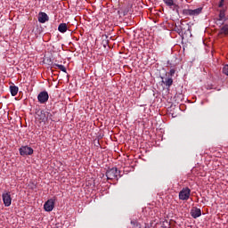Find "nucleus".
<instances>
[{
  "label": "nucleus",
  "instance_id": "nucleus-1",
  "mask_svg": "<svg viewBox=\"0 0 228 228\" xmlns=\"http://www.w3.org/2000/svg\"><path fill=\"white\" fill-rule=\"evenodd\" d=\"M37 118L41 120V122H47V120H53V113L46 111V110H37L36 112Z\"/></svg>",
  "mask_w": 228,
  "mask_h": 228
},
{
  "label": "nucleus",
  "instance_id": "nucleus-2",
  "mask_svg": "<svg viewBox=\"0 0 228 228\" xmlns=\"http://www.w3.org/2000/svg\"><path fill=\"white\" fill-rule=\"evenodd\" d=\"M106 177L109 180L116 179V181H118L120 177H122V175H120V171L117 169V167H112L107 170L106 172Z\"/></svg>",
  "mask_w": 228,
  "mask_h": 228
},
{
  "label": "nucleus",
  "instance_id": "nucleus-3",
  "mask_svg": "<svg viewBox=\"0 0 228 228\" xmlns=\"http://www.w3.org/2000/svg\"><path fill=\"white\" fill-rule=\"evenodd\" d=\"M202 7H199L197 9H183V15H184V17H199V15L202 13Z\"/></svg>",
  "mask_w": 228,
  "mask_h": 228
},
{
  "label": "nucleus",
  "instance_id": "nucleus-4",
  "mask_svg": "<svg viewBox=\"0 0 228 228\" xmlns=\"http://www.w3.org/2000/svg\"><path fill=\"white\" fill-rule=\"evenodd\" d=\"M19 152L20 154V156L26 157V156H31L34 152L33 148L29 147V146H21L19 149Z\"/></svg>",
  "mask_w": 228,
  "mask_h": 228
},
{
  "label": "nucleus",
  "instance_id": "nucleus-5",
  "mask_svg": "<svg viewBox=\"0 0 228 228\" xmlns=\"http://www.w3.org/2000/svg\"><path fill=\"white\" fill-rule=\"evenodd\" d=\"M37 101L40 102V104H45V102H47L49 101V93L47 91H42L37 95Z\"/></svg>",
  "mask_w": 228,
  "mask_h": 228
},
{
  "label": "nucleus",
  "instance_id": "nucleus-6",
  "mask_svg": "<svg viewBox=\"0 0 228 228\" xmlns=\"http://www.w3.org/2000/svg\"><path fill=\"white\" fill-rule=\"evenodd\" d=\"M190 193H191V191L190 190V188H188V187L183 188L179 192L180 200H188V199H190Z\"/></svg>",
  "mask_w": 228,
  "mask_h": 228
},
{
  "label": "nucleus",
  "instance_id": "nucleus-7",
  "mask_svg": "<svg viewBox=\"0 0 228 228\" xmlns=\"http://www.w3.org/2000/svg\"><path fill=\"white\" fill-rule=\"evenodd\" d=\"M163 3L168 6L173 12L179 13V5L174 0H163Z\"/></svg>",
  "mask_w": 228,
  "mask_h": 228
},
{
  "label": "nucleus",
  "instance_id": "nucleus-8",
  "mask_svg": "<svg viewBox=\"0 0 228 228\" xmlns=\"http://www.w3.org/2000/svg\"><path fill=\"white\" fill-rule=\"evenodd\" d=\"M2 199L5 208H10V206H12V195H10V192L3 193Z\"/></svg>",
  "mask_w": 228,
  "mask_h": 228
},
{
  "label": "nucleus",
  "instance_id": "nucleus-9",
  "mask_svg": "<svg viewBox=\"0 0 228 228\" xmlns=\"http://www.w3.org/2000/svg\"><path fill=\"white\" fill-rule=\"evenodd\" d=\"M44 209L48 213L53 211V209H54V200L53 199L48 200L44 205Z\"/></svg>",
  "mask_w": 228,
  "mask_h": 228
},
{
  "label": "nucleus",
  "instance_id": "nucleus-10",
  "mask_svg": "<svg viewBox=\"0 0 228 228\" xmlns=\"http://www.w3.org/2000/svg\"><path fill=\"white\" fill-rule=\"evenodd\" d=\"M184 29V24L183 22L178 23V25H175V31H176L180 37H183V35L186 33Z\"/></svg>",
  "mask_w": 228,
  "mask_h": 228
},
{
  "label": "nucleus",
  "instance_id": "nucleus-11",
  "mask_svg": "<svg viewBox=\"0 0 228 228\" xmlns=\"http://www.w3.org/2000/svg\"><path fill=\"white\" fill-rule=\"evenodd\" d=\"M49 20V16L45 12H39L38 13V22L41 24H45Z\"/></svg>",
  "mask_w": 228,
  "mask_h": 228
},
{
  "label": "nucleus",
  "instance_id": "nucleus-12",
  "mask_svg": "<svg viewBox=\"0 0 228 228\" xmlns=\"http://www.w3.org/2000/svg\"><path fill=\"white\" fill-rule=\"evenodd\" d=\"M191 216H192V218H199V216H202V211L200 210V208H193L191 210Z\"/></svg>",
  "mask_w": 228,
  "mask_h": 228
},
{
  "label": "nucleus",
  "instance_id": "nucleus-13",
  "mask_svg": "<svg viewBox=\"0 0 228 228\" xmlns=\"http://www.w3.org/2000/svg\"><path fill=\"white\" fill-rule=\"evenodd\" d=\"M161 79H162V83L167 87V88H170V86L172 85H174V79L172 77H167L163 78V77H161Z\"/></svg>",
  "mask_w": 228,
  "mask_h": 228
},
{
  "label": "nucleus",
  "instance_id": "nucleus-14",
  "mask_svg": "<svg viewBox=\"0 0 228 228\" xmlns=\"http://www.w3.org/2000/svg\"><path fill=\"white\" fill-rule=\"evenodd\" d=\"M10 92H11V95L12 97H15V95H17V94H19V86H10Z\"/></svg>",
  "mask_w": 228,
  "mask_h": 228
},
{
  "label": "nucleus",
  "instance_id": "nucleus-15",
  "mask_svg": "<svg viewBox=\"0 0 228 228\" xmlns=\"http://www.w3.org/2000/svg\"><path fill=\"white\" fill-rule=\"evenodd\" d=\"M52 67H53V69H59L60 70H61V72H64L65 74H67V68H65L61 64L53 63V64H52Z\"/></svg>",
  "mask_w": 228,
  "mask_h": 228
},
{
  "label": "nucleus",
  "instance_id": "nucleus-16",
  "mask_svg": "<svg viewBox=\"0 0 228 228\" xmlns=\"http://www.w3.org/2000/svg\"><path fill=\"white\" fill-rule=\"evenodd\" d=\"M225 12H226L225 9H221V10L219 11V15H218L217 20H227L225 19Z\"/></svg>",
  "mask_w": 228,
  "mask_h": 228
},
{
  "label": "nucleus",
  "instance_id": "nucleus-17",
  "mask_svg": "<svg viewBox=\"0 0 228 228\" xmlns=\"http://www.w3.org/2000/svg\"><path fill=\"white\" fill-rule=\"evenodd\" d=\"M60 33H67V23H61L58 27Z\"/></svg>",
  "mask_w": 228,
  "mask_h": 228
},
{
  "label": "nucleus",
  "instance_id": "nucleus-18",
  "mask_svg": "<svg viewBox=\"0 0 228 228\" xmlns=\"http://www.w3.org/2000/svg\"><path fill=\"white\" fill-rule=\"evenodd\" d=\"M221 35H228V24L224 25L220 29Z\"/></svg>",
  "mask_w": 228,
  "mask_h": 228
},
{
  "label": "nucleus",
  "instance_id": "nucleus-19",
  "mask_svg": "<svg viewBox=\"0 0 228 228\" xmlns=\"http://www.w3.org/2000/svg\"><path fill=\"white\" fill-rule=\"evenodd\" d=\"M132 228H142V224L138 221H131Z\"/></svg>",
  "mask_w": 228,
  "mask_h": 228
},
{
  "label": "nucleus",
  "instance_id": "nucleus-20",
  "mask_svg": "<svg viewBox=\"0 0 228 228\" xmlns=\"http://www.w3.org/2000/svg\"><path fill=\"white\" fill-rule=\"evenodd\" d=\"M223 74H225V76H228V64L223 67Z\"/></svg>",
  "mask_w": 228,
  "mask_h": 228
},
{
  "label": "nucleus",
  "instance_id": "nucleus-21",
  "mask_svg": "<svg viewBox=\"0 0 228 228\" xmlns=\"http://www.w3.org/2000/svg\"><path fill=\"white\" fill-rule=\"evenodd\" d=\"M169 76H171V77L175 74V69H171L170 70H169Z\"/></svg>",
  "mask_w": 228,
  "mask_h": 228
},
{
  "label": "nucleus",
  "instance_id": "nucleus-22",
  "mask_svg": "<svg viewBox=\"0 0 228 228\" xmlns=\"http://www.w3.org/2000/svg\"><path fill=\"white\" fill-rule=\"evenodd\" d=\"M224 1H225V0H220V2L218 4V8H224Z\"/></svg>",
  "mask_w": 228,
  "mask_h": 228
},
{
  "label": "nucleus",
  "instance_id": "nucleus-23",
  "mask_svg": "<svg viewBox=\"0 0 228 228\" xmlns=\"http://www.w3.org/2000/svg\"><path fill=\"white\" fill-rule=\"evenodd\" d=\"M141 228H151L149 224L144 223L143 224H141Z\"/></svg>",
  "mask_w": 228,
  "mask_h": 228
},
{
  "label": "nucleus",
  "instance_id": "nucleus-24",
  "mask_svg": "<svg viewBox=\"0 0 228 228\" xmlns=\"http://www.w3.org/2000/svg\"><path fill=\"white\" fill-rule=\"evenodd\" d=\"M186 31H188L189 33H191V28L190 26H188V28Z\"/></svg>",
  "mask_w": 228,
  "mask_h": 228
}]
</instances>
